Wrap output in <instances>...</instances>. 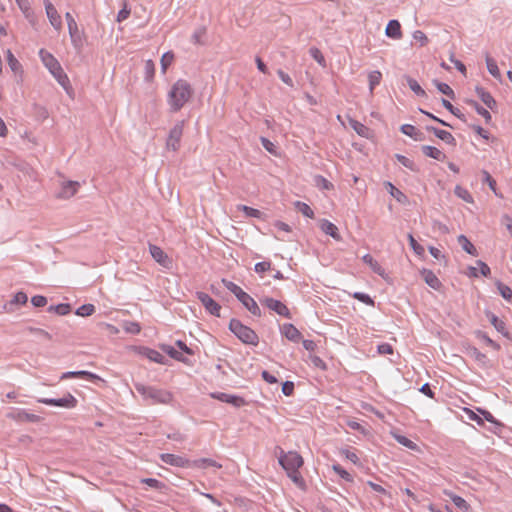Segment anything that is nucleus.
Segmentation results:
<instances>
[{"instance_id":"4","label":"nucleus","mask_w":512,"mask_h":512,"mask_svg":"<svg viewBox=\"0 0 512 512\" xmlns=\"http://www.w3.org/2000/svg\"><path fill=\"white\" fill-rule=\"evenodd\" d=\"M222 283L227 290L235 295V297L241 302V304L254 316H261V309L259 308L257 302L245 291H243L238 285L234 282L222 279Z\"/></svg>"},{"instance_id":"42","label":"nucleus","mask_w":512,"mask_h":512,"mask_svg":"<svg viewBox=\"0 0 512 512\" xmlns=\"http://www.w3.org/2000/svg\"><path fill=\"white\" fill-rule=\"evenodd\" d=\"M294 206L297 209V211L302 213L305 217H308L311 219L314 218V212L308 204L301 202V201H296L294 203Z\"/></svg>"},{"instance_id":"34","label":"nucleus","mask_w":512,"mask_h":512,"mask_svg":"<svg viewBox=\"0 0 512 512\" xmlns=\"http://www.w3.org/2000/svg\"><path fill=\"white\" fill-rule=\"evenodd\" d=\"M457 240H458V243L461 245L462 249L466 253H468L472 256H477V254H478L477 249L465 235H459Z\"/></svg>"},{"instance_id":"17","label":"nucleus","mask_w":512,"mask_h":512,"mask_svg":"<svg viewBox=\"0 0 512 512\" xmlns=\"http://www.w3.org/2000/svg\"><path fill=\"white\" fill-rule=\"evenodd\" d=\"M69 378H81L86 379L90 382H96L102 380L100 376L90 371L80 370V371H68L61 375L60 379H69Z\"/></svg>"},{"instance_id":"8","label":"nucleus","mask_w":512,"mask_h":512,"mask_svg":"<svg viewBox=\"0 0 512 512\" xmlns=\"http://www.w3.org/2000/svg\"><path fill=\"white\" fill-rule=\"evenodd\" d=\"M38 402L49 406L71 409L77 406L78 400L71 393H67L62 398H39Z\"/></svg>"},{"instance_id":"23","label":"nucleus","mask_w":512,"mask_h":512,"mask_svg":"<svg viewBox=\"0 0 512 512\" xmlns=\"http://www.w3.org/2000/svg\"><path fill=\"white\" fill-rule=\"evenodd\" d=\"M420 274L429 287L434 290H440L442 283L433 271L424 268L420 271Z\"/></svg>"},{"instance_id":"36","label":"nucleus","mask_w":512,"mask_h":512,"mask_svg":"<svg viewBox=\"0 0 512 512\" xmlns=\"http://www.w3.org/2000/svg\"><path fill=\"white\" fill-rule=\"evenodd\" d=\"M404 79L406 80L409 88L417 95V96H420V97H425L427 94L425 92V90L419 85V83L413 79L412 77L408 76V75H405L404 76Z\"/></svg>"},{"instance_id":"32","label":"nucleus","mask_w":512,"mask_h":512,"mask_svg":"<svg viewBox=\"0 0 512 512\" xmlns=\"http://www.w3.org/2000/svg\"><path fill=\"white\" fill-rule=\"evenodd\" d=\"M350 125L353 130L361 137L369 138L372 134V131L369 127L357 120H351Z\"/></svg>"},{"instance_id":"43","label":"nucleus","mask_w":512,"mask_h":512,"mask_svg":"<svg viewBox=\"0 0 512 512\" xmlns=\"http://www.w3.org/2000/svg\"><path fill=\"white\" fill-rule=\"evenodd\" d=\"M7 62H8V65L10 67V69L14 72V73H18L19 71H21L22 69V65L20 64V62L16 59V57L13 55V53L11 52V50H7Z\"/></svg>"},{"instance_id":"41","label":"nucleus","mask_w":512,"mask_h":512,"mask_svg":"<svg viewBox=\"0 0 512 512\" xmlns=\"http://www.w3.org/2000/svg\"><path fill=\"white\" fill-rule=\"evenodd\" d=\"M496 287L500 293V295L507 301L512 300V288L502 283L501 281H496Z\"/></svg>"},{"instance_id":"61","label":"nucleus","mask_w":512,"mask_h":512,"mask_svg":"<svg viewBox=\"0 0 512 512\" xmlns=\"http://www.w3.org/2000/svg\"><path fill=\"white\" fill-rule=\"evenodd\" d=\"M125 331L130 334H138L141 331V327L137 322H127L124 327Z\"/></svg>"},{"instance_id":"2","label":"nucleus","mask_w":512,"mask_h":512,"mask_svg":"<svg viewBox=\"0 0 512 512\" xmlns=\"http://www.w3.org/2000/svg\"><path fill=\"white\" fill-rule=\"evenodd\" d=\"M135 390L144 398V400H150V404H169L173 396L172 394L164 389H159L154 386H147L142 383H134Z\"/></svg>"},{"instance_id":"10","label":"nucleus","mask_w":512,"mask_h":512,"mask_svg":"<svg viewBox=\"0 0 512 512\" xmlns=\"http://www.w3.org/2000/svg\"><path fill=\"white\" fill-rule=\"evenodd\" d=\"M261 304L265 305L268 309L274 311L278 315L285 317L287 319L292 318V314L289 310V308L280 300L271 298V297H264L260 300Z\"/></svg>"},{"instance_id":"48","label":"nucleus","mask_w":512,"mask_h":512,"mask_svg":"<svg viewBox=\"0 0 512 512\" xmlns=\"http://www.w3.org/2000/svg\"><path fill=\"white\" fill-rule=\"evenodd\" d=\"M239 209L242 210L247 217L260 219L263 216V212L253 207L242 205L239 207Z\"/></svg>"},{"instance_id":"19","label":"nucleus","mask_w":512,"mask_h":512,"mask_svg":"<svg viewBox=\"0 0 512 512\" xmlns=\"http://www.w3.org/2000/svg\"><path fill=\"white\" fill-rule=\"evenodd\" d=\"M80 183L77 181H65L62 183L61 190L58 192L57 197L68 199L76 194Z\"/></svg>"},{"instance_id":"38","label":"nucleus","mask_w":512,"mask_h":512,"mask_svg":"<svg viewBox=\"0 0 512 512\" xmlns=\"http://www.w3.org/2000/svg\"><path fill=\"white\" fill-rule=\"evenodd\" d=\"M433 83L435 84L436 88L440 93L446 95L452 100L455 99V93L448 84L440 82L438 80H434Z\"/></svg>"},{"instance_id":"28","label":"nucleus","mask_w":512,"mask_h":512,"mask_svg":"<svg viewBox=\"0 0 512 512\" xmlns=\"http://www.w3.org/2000/svg\"><path fill=\"white\" fill-rule=\"evenodd\" d=\"M385 33L389 38L400 39L402 37V31L399 21L395 19L390 20L386 26Z\"/></svg>"},{"instance_id":"44","label":"nucleus","mask_w":512,"mask_h":512,"mask_svg":"<svg viewBox=\"0 0 512 512\" xmlns=\"http://www.w3.org/2000/svg\"><path fill=\"white\" fill-rule=\"evenodd\" d=\"M395 158L397 159V161L399 163H401L404 167L408 168L409 170H411L413 172L418 171V168L415 165V163L412 160H410L409 158H407L406 156L401 155V154H396Z\"/></svg>"},{"instance_id":"63","label":"nucleus","mask_w":512,"mask_h":512,"mask_svg":"<svg viewBox=\"0 0 512 512\" xmlns=\"http://www.w3.org/2000/svg\"><path fill=\"white\" fill-rule=\"evenodd\" d=\"M271 269V262L262 261L255 264L254 270L256 273H264Z\"/></svg>"},{"instance_id":"59","label":"nucleus","mask_w":512,"mask_h":512,"mask_svg":"<svg viewBox=\"0 0 512 512\" xmlns=\"http://www.w3.org/2000/svg\"><path fill=\"white\" fill-rule=\"evenodd\" d=\"M389 187H390V194L398 201V202H402L403 199L406 198V196L404 195L403 192H401L398 188H396L393 184H391L390 182L388 183Z\"/></svg>"},{"instance_id":"60","label":"nucleus","mask_w":512,"mask_h":512,"mask_svg":"<svg viewBox=\"0 0 512 512\" xmlns=\"http://www.w3.org/2000/svg\"><path fill=\"white\" fill-rule=\"evenodd\" d=\"M288 477L298 486H302L304 481L302 476L299 473V470L289 471L287 472Z\"/></svg>"},{"instance_id":"26","label":"nucleus","mask_w":512,"mask_h":512,"mask_svg":"<svg viewBox=\"0 0 512 512\" xmlns=\"http://www.w3.org/2000/svg\"><path fill=\"white\" fill-rule=\"evenodd\" d=\"M140 353L148 358L150 361L165 365L167 364V359L158 351L148 348V347H142L140 350Z\"/></svg>"},{"instance_id":"20","label":"nucleus","mask_w":512,"mask_h":512,"mask_svg":"<svg viewBox=\"0 0 512 512\" xmlns=\"http://www.w3.org/2000/svg\"><path fill=\"white\" fill-rule=\"evenodd\" d=\"M159 349L161 351H163L164 353H166L170 358H172L176 361L182 362L186 365L191 364V362L186 357H184V355L180 351L176 350L171 345L161 343V344H159Z\"/></svg>"},{"instance_id":"6","label":"nucleus","mask_w":512,"mask_h":512,"mask_svg":"<svg viewBox=\"0 0 512 512\" xmlns=\"http://www.w3.org/2000/svg\"><path fill=\"white\" fill-rule=\"evenodd\" d=\"M278 460L279 464L286 472L299 470V468L303 465V458L295 451H289L288 453H285L282 449H280Z\"/></svg>"},{"instance_id":"18","label":"nucleus","mask_w":512,"mask_h":512,"mask_svg":"<svg viewBox=\"0 0 512 512\" xmlns=\"http://www.w3.org/2000/svg\"><path fill=\"white\" fill-rule=\"evenodd\" d=\"M281 334L286 337L289 341L299 342L302 338L301 332L291 323H284L280 326Z\"/></svg>"},{"instance_id":"13","label":"nucleus","mask_w":512,"mask_h":512,"mask_svg":"<svg viewBox=\"0 0 512 512\" xmlns=\"http://www.w3.org/2000/svg\"><path fill=\"white\" fill-rule=\"evenodd\" d=\"M212 398L221 402L228 403L236 408H240L247 404L246 400L238 395L227 394L223 392H215L211 394Z\"/></svg>"},{"instance_id":"14","label":"nucleus","mask_w":512,"mask_h":512,"mask_svg":"<svg viewBox=\"0 0 512 512\" xmlns=\"http://www.w3.org/2000/svg\"><path fill=\"white\" fill-rule=\"evenodd\" d=\"M160 459L162 462L181 468H190V459L184 458L179 455L171 454V453H162L160 455Z\"/></svg>"},{"instance_id":"30","label":"nucleus","mask_w":512,"mask_h":512,"mask_svg":"<svg viewBox=\"0 0 512 512\" xmlns=\"http://www.w3.org/2000/svg\"><path fill=\"white\" fill-rule=\"evenodd\" d=\"M423 154L427 157L433 158L438 161H444L446 155L438 148L430 145H423L421 147Z\"/></svg>"},{"instance_id":"64","label":"nucleus","mask_w":512,"mask_h":512,"mask_svg":"<svg viewBox=\"0 0 512 512\" xmlns=\"http://www.w3.org/2000/svg\"><path fill=\"white\" fill-rule=\"evenodd\" d=\"M28 301L27 294L20 291L14 295L13 300L11 301L12 304H26Z\"/></svg>"},{"instance_id":"16","label":"nucleus","mask_w":512,"mask_h":512,"mask_svg":"<svg viewBox=\"0 0 512 512\" xmlns=\"http://www.w3.org/2000/svg\"><path fill=\"white\" fill-rule=\"evenodd\" d=\"M149 251L152 258L161 266L168 268L172 261L167 254L157 245L149 244Z\"/></svg>"},{"instance_id":"52","label":"nucleus","mask_w":512,"mask_h":512,"mask_svg":"<svg viewBox=\"0 0 512 512\" xmlns=\"http://www.w3.org/2000/svg\"><path fill=\"white\" fill-rule=\"evenodd\" d=\"M353 298L368 305V306H374L375 302L370 297V295L364 293V292H355L353 295Z\"/></svg>"},{"instance_id":"45","label":"nucleus","mask_w":512,"mask_h":512,"mask_svg":"<svg viewBox=\"0 0 512 512\" xmlns=\"http://www.w3.org/2000/svg\"><path fill=\"white\" fill-rule=\"evenodd\" d=\"M95 312V306L93 304H83L77 308L75 314L81 317H87Z\"/></svg>"},{"instance_id":"15","label":"nucleus","mask_w":512,"mask_h":512,"mask_svg":"<svg viewBox=\"0 0 512 512\" xmlns=\"http://www.w3.org/2000/svg\"><path fill=\"white\" fill-rule=\"evenodd\" d=\"M47 17L49 19L50 24L54 27L55 30L59 31L62 28V20L61 16L58 14L56 8L49 0H43Z\"/></svg>"},{"instance_id":"12","label":"nucleus","mask_w":512,"mask_h":512,"mask_svg":"<svg viewBox=\"0 0 512 512\" xmlns=\"http://www.w3.org/2000/svg\"><path fill=\"white\" fill-rule=\"evenodd\" d=\"M7 417L21 423H38L41 420L40 416L29 413L24 409H14L7 414Z\"/></svg>"},{"instance_id":"33","label":"nucleus","mask_w":512,"mask_h":512,"mask_svg":"<svg viewBox=\"0 0 512 512\" xmlns=\"http://www.w3.org/2000/svg\"><path fill=\"white\" fill-rule=\"evenodd\" d=\"M466 103L470 105L474 110L477 112V114L481 115L486 123H489L492 119L490 112L482 107L477 101L475 100H466Z\"/></svg>"},{"instance_id":"21","label":"nucleus","mask_w":512,"mask_h":512,"mask_svg":"<svg viewBox=\"0 0 512 512\" xmlns=\"http://www.w3.org/2000/svg\"><path fill=\"white\" fill-rule=\"evenodd\" d=\"M477 411L481 414L483 421L486 420L491 424V427H489V430L491 432L495 434L501 432L504 425L500 421H498L489 411L480 408H478Z\"/></svg>"},{"instance_id":"40","label":"nucleus","mask_w":512,"mask_h":512,"mask_svg":"<svg viewBox=\"0 0 512 512\" xmlns=\"http://www.w3.org/2000/svg\"><path fill=\"white\" fill-rule=\"evenodd\" d=\"M486 65L489 73L494 77L499 79L501 77L500 70L496 61L491 58L489 55H486Z\"/></svg>"},{"instance_id":"54","label":"nucleus","mask_w":512,"mask_h":512,"mask_svg":"<svg viewBox=\"0 0 512 512\" xmlns=\"http://www.w3.org/2000/svg\"><path fill=\"white\" fill-rule=\"evenodd\" d=\"M454 191L459 198L463 199L466 202H472V196L466 189L457 185Z\"/></svg>"},{"instance_id":"27","label":"nucleus","mask_w":512,"mask_h":512,"mask_svg":"<svg viewBox=\"0 0 512 512\" xmlns=\"http://www.w3.org/2000/svg\"><path fill=\"white\" fill-rule=\"evenodd\" d=\"M486 315L490 323L499 333H501L504 337L508 339H512L510 333L506 329L505 323L501 319H499L495 314L491 312H487Z\"/></svg>"},{"instance_id":"62","label":"nucleus","mask_w":512,"mask_h":512,"mask_svg":"<svg viewBox=\"0 0 512 512\" xmlns=\"http://www.w3.org/2000/svg\"><path fill=\"white\" fill-rule=\"evenodd\" d=\"M31 303L34 307H44L47 304V298L42 295H35L31 298Z\"/></svg>"},{"instance_id":"29","label":"nucleus","mask_w":512,"mask_h":512,"mask_svg":"<svg viewBox=\"0 0 512 512\" xmlns=\"http://www.w3.org/2000/svg\"><path fill=\"white\" fill-rule=\"evenodd\" d=\"M208 467L221 468L222 465L210 458H200L190 462V468L206 469Z\"/></svg>"},{"instance_id":"53","label":"nucleus","mask_w":512,"mask_h":512,"mask_svg":"<svg viewBox=\"0 0 512 512\" xmlns=\"http://www.w3.org/2000/svg\"><path fill=\"white\" fill-rule=\"evenodd\" d=\"M332 468L342 479H344L347 482H353L352 475L349 472H347L341 465L334 464Z\"/></svg>"},{"instance_id":"47","label":"nucleus","mask_w":512,"mask_h":512,"mask_svg":"<svg viewBox=\"0 0 512 512\" xmlns=\"http://www.w3.org/2000/svg\"><path fill=\"white\" fill-rule=\"evenodd\" d=\"M382 78V74L380 71H372L369 73L368 79H369V88L372 92L374 88L380 84Z\"/></svg>"},{"instance_id":"51","label":"nucleus","mask_w":512,"mask_h":512,"mask_svg":"<svg viewBox=\"0 0 512 512\" xmlns=\"http://www.w3.org/2000/svg\"><path fill=\"white\" fill-rule=\"evenodd\" d=\"M450 498L454 505L457 506L459 509L463 511H468L470 506L465 499L455 494H451Z\"/></svg>"},{"instance_id":"50","label":"nucleus","mask_w":512,"mask_h":512,"mask_svg":"<svg viewBox=\"0 0 512 512\" xmlns=\"http://www.w3.org/2000/svg\"><path fill=\"white\" fill-rule=\"evenodd\" d=\"M409 245L415 254L422 256L425 253V249L422 245H420L412 234H408Z\"/></svg>"},{"instance_id":"25","label":"nucleus","mask_w":512,"mask_h":512,"mask_svg":"<svg viewBox=\"0 0 512 512\" xmlns=\"http://www.w3.org/2000/svg\"><path fill=\"white\" fill-rule=\"evenodd\" d=\"M476 94L481 99V101L492 111L497 107V102L490 92L486 91L481 86H476L475 88Z\"/></svg>"},{"instance_id":"22","label":"nucleus","mask_w":512,"mask_h":512,"mask_svg":"<svg viewBox=\"0 0 512 512\" xmlns=\"http://www.w3.org/2000/svg\"><path fill=\"white\" fill-rule=\"evenodd\" d=\"M426 130L432 132L438 139L444 141L446 144L456 146V139L450 132L438 129L434 126H426Z\"/></svg>"},{"instance_id":"24","label":"nucleus","mask_w":512,"mask_h":512,"mask_svg":"<svg viewBox=\"0 0 512 512\" xmlns=\"http://www.w3.org/2000/svg\"><path fill=\"white\" fill-rule=\"evenodd\" d=\"M319 227L322 232L331 236L333 239H335L337 241L341 240V235L339 233L338 227L335 224H333L332 222H330L329 220L322 219L320 221Z\"/></svg>"},{"instance_id":"57","label":"nucleus","mask_w":512,"mask_h":512,"mask_svg":"<svg viewBox=\"0 0 512 512\" xmlns=\"http://www.w3.org/2000/svg\"><path fill=\"white\" fill-rule=\"evenodd\" d=\"M478 336L490 347H492L493 349L495 350H500L501 346L495 342L494 340H492L488 335H486L485 333L483 332H478Z\"/></svg>"},{"instance_id":"5","label":"nucleus","mask_w":512,"mask_h":512,"mask_svg":"<svg viewBox=\"0 0 512 512\" xmlns=\"http://www.w3.org/2000/svg\"><path fill=\"white\" fill-rule=\"evenodd\" d=\"M229 330L244 344L257 346L259 337L250 327L244 325L240 320L233 318L229 322Z\"/></svg>"},{"instance_id":"9","label":"nucleus","mask_w":512,"mask_h":512,"mask_svg":"<svg viewBox=\"0 0 512 512\" xmlns=\"http://www.w3.org/2000/svg\"><path fill=\"white\" fill-rule=\"evenodd\" d=\"M184 121L177 122L170 130L166 140L168 150L177 151L180 148V141L183 135Z\"/></svg>"},{"instance_id":"7","label":"nucleus","mask_w":512,"mask_h":512,"mask_svg":"<svg viewBox=\"0 0 512 512\" xmlns=\"http://www.w3.org/2000/svg\"><path fill=\"white\" fill-rule=\"evenodd\" d=\"M65 19L67 21L71 43L76 50H80L84 44V32L79 29L74 17L70 12L65 14Z\"/></svg>"},{"instance_id":"3","label":"nucleus","mask_w":512,"mask_h":512,"mask_svg":"<svg viewBox=\"0 0 512 512\" xmlns=\"http://www.w3.org/2000/svg\"><path fill=\"white\" fill-rule=\"evenodd\" d=\"M39 55L43 64L49 69L50 73L54 76L57 82L67 90L70 85V81L58 60L51 53L44 49L39 51Z\"/></svg>"},{"instance_id":"11","label":"nucleus","mask_w":512,"mask_h":512,"mask_svg":"<svg viewBox=\"0 0 512 512\" xmlns=\"http://www.w3.org/2000/svg\"><path fill=\"white\" fill-rule=\"evenodd\" d=\"M196 297L211 315L220 317L221 306L210 295L198 291Z\"/></svg>"},{"instance_id":"56","label":"nucleus","mask_w":512,"mask_h":512,"mask_svg":"<svg viewBox=\"0 0 512 512\" xmlns=\"http://www.w3.org/2000/svg\"><path fill=\"white\" fill-rule=\"evenodd\" d=\"M465 412L470 420L475 421L478 425H483V418L478 411L475 412L469 408H465Z\"/></svg>"},{"instance_id":"1","label":"nucleus","mask_w":512,"mask_h":512,"mask_svg":"<svg viewBox=\"0 0 512 512\" xmlns=\"http://www.w3.org/2000/svg\"><path fill=\"white\" fill-rule=\"evenodd\" d=\"M191 85L183 79L178 80L169 91V104L171 109L179 111L191 98Z\"/></svg>"},{"instance_id":"31","label":"nucleus","mask_w":512,"mask_h":512,"mask_svg":"<svg viewBox=\"0 0 512 512\" xmlns=\"http://www.w3.org/2000/svg\"><path fill=\"white\" fill-rule=\"evenodd\" d=\"M362 260L372 269L374 273L378 274L379 276L384 275V268H382V266L370 254H365L362 257Z\"/></svg>"},{"instance_id":"37","label":"nucleus","mask_w":512,"mask_h":512,"mask_svg":"<svg viewBox=\"0 0 512 512\" xmlns=\"http://www.w3.org/2000/svg\"><path fill=\"white\" fill-rule=\"evenodd\" d=\"M441 103L450 113H452L454 116H456L462 122L467 121L465 115L458 108L454 107L450 101H448L445 98H442Z\"/></svg>"},{"instance_id":"58","label":"nucleus","mask_w":512,"mask_h":512,"mask_svg":"<svg viewBox=\"0 0 512 512\" xmlns=\"http://www.w3.org/2000/svg\"><path fill=\"white\" fill-rule=\"evenodd\" d=\"M19 9L25 14L28 18L31 13L30 2L28 0H15Z\"/></svg>"},{"instance_id":"35","label":"nucleus","mask_w":512,"mask_h":512,"mask_svg":"<svg viewBox=\"0 0 512 512\" xmlns=\"http://www.w3.org/2000/svg\"><path fill=\"white\" fill-rule=\"evenodd\" d=\"M469 355L477 361L482 367H489V360L487 356L480 352L476 347H472L469 350Z\"/></svg>"},{"instance_id":"46","label":"nucleus","mask_w":512,"mask_h":512,"mask_svg":"<svg viewBox=\"0 0 512 512\" xmlns=\"http://www.w3.org/2000/svg\"><path fill=\"white\" fill-rule=\"evenodd\" d=\"M141 483H144V484L148 485L149 487L156 489V490H160V491L166 488V484L159 481L156 478H143L141 480Z\"/></svg>"},{"instance_id":"49","label":"nucleus","mask_w":512,"mask_h":512,"mask_svg":"<svg viewBox=\"0 0 512 512\" xmlns=\"http://www.w3.org/2000/svg\"><path fill=\"white\" fill-rule=\"evenodd\" d=\"M174 60V54L173 52L169 51L162 55L161 57V69L162 72L165 73L167 68L172 64Z\"/></svg>"},{"instance_id":"39","label":"nucleus","mask_w":512,"mask_h":512,"mask_svg":"<svg viewBox=\"0 0 512 512\" xmlns=\"http://www.w3.org/2000/svg\"><path fill=\"white\" fill-rule=\"evenodd\" d=\"M71 311V305L68 303H60L57 305H51L48 308V312H54L58 315H67Z\"/></svg>"},{"instance_id":"55","label":"nucleus","mask_w":512,"mask_h":512,"mask_svg":"<svg viewBox=\"0 0 512 512\" xmlns=\"http://www.w3.org/2000/svg\"><path fill=\"white\" fill-rule=\"evenodd\" d=\"M26 331L30 332V333H33V334H36L38 336H41L43 337L44 339L46 340H51L52 339V336L51 334H49L47 331L41 329V328H35V327H27L26 328Z\"/></svg>"}]
</instances>
